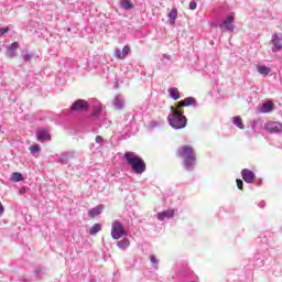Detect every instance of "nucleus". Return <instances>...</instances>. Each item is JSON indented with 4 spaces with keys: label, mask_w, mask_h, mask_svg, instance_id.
I'll return each mask as SVG.
<instances>
[{
    "label": "nucleus",
    "mask_w": 282,
    "mask_h": 282,
    "mask_svg": "<svg viewBox=\"0 0 282 282\" xmlns=\"http://www.w3.org/2000/svg\"><path fill=\"white\" fill-rule=\"evenodd\" d=\"M123 158L129 166H131L133 173L142 175L147 171V163L143 159L138 156L133 152H124Z\"/></svg>",
    "instance_id": "nucleus-1"
},
{
    "label": "nucleus",
    "mask_w": 282,
    "mask_h": 282,
    "mask_svg": "<svg viewBox=\"0 0 282 282\" xmlns=\"http://www.w3.org/2000/svg\"><path fill=\"white\" fill-rule=\"evenodd\" d=\"M176 155L184 159V166H186V169H193L197 162V158L195 156V149H193L191 145H183L178 148Z\"/></svg>",
    "instance_id": "nucleus-2"
},
{
    "label": "nucleus",
    "mask_w": 282,
    "mask_h": 282,
    "mask_svg": "<svg viewBox=\"0 0 282 282\" xmlns=\"http://www.w3.org/2000/svg\"><path fill=\"white\" fill-rule=\"evenodd\" d=\"M172 113L169 115L167 121L173 129H184L188 120L184 117V111L177 108L171 107Z\"/></svg>",
    "instance_id": "nucleus-3"
},
{
    "label": "nucleus",
    "mask_w": 282,
    "mask_h": 282,
    "mask_svg": "<svg viewBox=\"0 0 282 282\" xmlns=\"http://www.w3.org/2000/svg\"><path fill=\"white\" fill-rule=\"evenodd\" d=\"M89 111V104L85 99H77L70 106V113H87Z\"/></svg>",
    "instance_id": "nucleus-4"
},
{
    "label": "nucleus",
    "mask_w": 282,
    "mask_h": 282,
    "mask_svg": "<svg viewBox=\"0 0 282 282\" xmlns=\"http://www.w3.org/2000/svg\"><path fill=\"white\" fill-rule=\"evenodd\" d=\"M127 230L122 223L116 220L111 226V237L112 239H121V237H127Z\"/></svg>",
    "instance_id": "nucleus-5"
},
{
    "label": "nucleus",
    "mask_w": 282,
    "mask_h": 282,
    "mask_svg": "<svg viewBox=\"0 0 282 282\" xmlns=\"http://www.w3.org/2000/svg\"><path fill=\"white\" fill-rule=\"evenodd\" d=\"M37 142H51L52 134L47 128H39L35 132Z\"/></svg>",
    "instance_id": "nucleus-6"
},
{
    "label": "nucleus",
    "mask_w": 282,
    "mask_h": 282,
    "mask_svg": "<svg viewBox=\"0 0 282 282\" xmlns=\"http://www.w3.org/2000/svg\"><path fill=\"white\" fill-rule=\"evenodd\" d=\"M235 15H229L224 20L223 24H220V30L224 32H235Z\"/></svg>",
    "instance_id": "nucleus-7"
},
{
    "label": "nucleus",
    "mask_w": 282,
    "mask_h": 282,
    "mask_svg": "<svg viewBox=\"0 0 282 282\" xmlns=\"http://www.w3.org/2000/svg\"><path fill=\"white\" fill-rule=\"evenodd\" d=\"M264 129L269 133H282V123L270 121V122L265 123Z\"/></svg>",
    "instance_id": "nucleus-8"
},
{
    "label": "nucleus",
    "mask_w": 282,
    "mask_h": 282,
    "mask_svg": "<svg viewBox=\"0 0 282 282\" xmlns=\"http://www.w3.org/2000/svg\"><path fill=\"white\" fill-rule=\"evenodd\" d=\"M131 52V47L129 45L123 46L122 50H117L115 53V58H119V61H122L129 56V53Z\"/></svg>",
    "instance_id": "nucleus-9"
},
{
    "label": "nucleus",
    "mask_w": 282,
    "mask_h": 282,
    "mask_svg": "<svg viewBox=\"0 0 282 282\" xmlns=\"http://www.w3.org/2000/svg\"><path fill=\"white\" fill-rule=\"evenodd\" d=\"M241 176H242V180H245L247 182V184H252V182H254L256 180V175H254V172L248 170V169H245L241 171Z\"/></svg>",
    "instance_id": "nucleus-10"
},
{
    "label": "nucleus",
    "mask_w": 282,
    "mask_h": 282,
    "mask_svg": "<svg viewBox=\"0 0 282 282\" xmlns=\"http://www.w3.org/2000/svg\"><path fill=\"white\" fill-rule=\"evenodd\" d=\"M270 43H271V45H273L272 52H281L282 43H281V40H279V34H276V33L273 34Z\"/></svg>",
    "instance_id": "nucleus-11"
},
{
    "label": "nucleus",
    "mask_w": 282,
    "mask_h": 282,
    "mask_svg": "<svg viewBox=\"0 0 282 282\" xmlns=\"http://www.w3.org/2000/svg\"><path fill=\"white\" fill-rule=\"evenodd\" d=\"M175 217V209H167L158 214L159 221H164L165 219H172Z\"/></svg>",
    "instance_id": "nucleus-12"
},
{
    "label": "nucleus",
    "mask_w": 282,
    "mask_h": 282,
    "mask_svg": "<svg viewBox=\"0 0 282 282\" xmlns=\"http://www.w3.org/2000/svg\"><path fill=\"white\" fill-rule=\"evenodd\" d=\"M102 210H105V205H97L96 207L88 210V217L94 219V217H98V215H102Z\"/></svg>",
    "instance_id": "nucleus-13"
},
{
    "label": "nucleus",
    "mask_w": 282,
    "mask_h": 282,
    "mask_svg": "<svg viewBox=\"0 0 282 282\" xmlns=\"http://www.w3.org/2000/svg\"><path fill=\"white\" fill-rule=\"evenodd\" d=\"M191 105H195V98L187 97L177 104L176 109L182 110V107H191Z\"/></svg>",
    "instance_id": "nucleus-14"
},
{
    "label": "nucleus",
    "mask_w": 282,
    "mask_h": 282,
    "mask_svg": "<svg viewBox=\"0 0 282 282\" xmlns=\"http://www.w3.org/2000/svg\"><path fill=\"white\" fill-rule=\"evenodd\" d=\"M272 111H274V102L272 101H265L260 108L261 113H270Z\"/></svg>",
    "instance_id": "nucleus-15"
},
{
    "label": "nucleus",
    "mask_w": 282,
    "mask_h": 282,
    "mask_svg": "<svg viewBox=\"0 0 282 282\" xmlns=\"http://www.w3.org/2000/svg\"><path fill=\"white\" fill-rule=\"evenodd\" d=\"M17 50H19V43L13 42L10 47L8 48V53L7 55L10 56V58H12L17 52Z\"/></svg>",
    "instance_id": "nucleus-16"
},
{
    "label": "nucleus",
    "mask_w": 282,
    "mask_h": 282,
    "mask_svg": "<svg viewBox=\"0 0 282 282\" xmlns=\"http://www.w3.org/2000/svg\"><path fill=\"white\" fill-rule=\"evenodd\" d=\"M170 19V24L175 25V19H177V9L173 8L167 14Z\"/></svg>",
    "instance_id": "nucleus-17"
},
{
    "label": "nucleus",
    "mask_w": 282,
    "mask_h": 282,
    "mask_svg": "<svg viewBox=\"0 0 282 282\" xmlns=\"http://www.w3.org/2000/svg\"><path fill=\"white\" fill-rule=\"evenodd\" d=\"M169 94L173 100H180V89L175 87L169 88Z\"/></svg>",
    "instance_id": "nucleus-18"
},
{
    "label": "nucleus",
    "mask_w": 282,
    "mask_h": 282,
    "mask_svg": "<svg viewBox=\"0 0 282 282\" xmlns=\"http://www.w3.org/2000/svg\"><path fill=\"white\" fill-rule=\"evenodd\" d=\"M117 246L121 250H127V248H129V246H131V242L129 241V239L123 238L122 240L118 241Z\"/></svg>",
    "instance_id": "nucleus-19"
},
{
    "label": "nucleus",
    "mask_w": 282,
    "mask_h": 282,
    "mask_svg": "<svg viewBox=\"0 0 282 282\" xmlns=\"http://www.w3.org/2000/svg\"><path fill=\"white\" fill-rule=\"evenodd\" d=\"M232 123H234L236 127H238V129H245L243 119H241L240 116L234 117V118H232Z\"/></svg>",
    "instance_id": "nucleus-20"
},
{
    "label": "nucleus",
    "mask_w": 282,
    "mask_h": 282,
    "mask_svg": "<svg viewBox=\"0 0 282 282\" xmlns=\"http://www.w3.org/2000/svg\"><path fill=\"white\" fill-rule=\"evenodd\" d=\"M100 230H102V225L95 224L93 227L89 228V235H91V236L98 235V232H100Z\"/></svg>",
    "instance_id": "nucleus-21"
},
{
    "label": "nucleus",
    "mask_w": 282,
    "mask_h": 282,
    "mask_svg": "<svg viewBox=\"0 0 282 282\" xmlns=\"http://www.w3.org/2000/svg\"><path fill=\"white\" fill-rule=\"evenodd\" d=\"M11 182H23V174H21L19 172H14L11 175Z\"/></svg>",
    "instance_id": "nucleus-22"
},
{
    "label": "nucleus",
    "mask_w": 282,
    "mask_h": 282,
    "mask_svg": "<svg viewBox=\"0 0 282 282\" xmlns=\"http://www.w3.org/2000/svg\"><path fill=\"white\" fill-rule=\"evenodd\" d=\"M29 151L32 153V155H34L35 153H40L41 152V145L37 143H34L33 145H31L29 148Z\"/></svg>",
    "instance_id": "nucleus-23"
},
{
    "label": "nucleus",
    "mask_w": 282,
    "mask_h": 282,
    "mask_svg": "<svg viewBox=\"0 0 282 282\" xmlns=\"http://www.w3.org/2000/svg\"><path fill=\"white\" fill-rule=\"evenodd\" d=\"M121 8H123L124 10H131V8H133V3L131 2V0H123L121 2Z\"/></svg>",
    "instance_id": "nucleus-24"
},
{
    "label": "nucleus",
    "mask_w": 282,
    "mask_h": 282,
    "mask_svg": "<svg viewBox=\"0 0 282 282\" xmlns=\"http://www.w3.org/2000/svg\"><path fill=\"white\" fill-rule=\"evenodd\" d=\"M258 72L262 76H268V74H270V68H268V66H258Z\"/></svg>",
    "instance_id": "nucleus-25"
},
{
    "label": "nucleus",
    "mask_w": 282,
    "mask_h": 282,
    "mask_svg": "<svg viewBox=\"0 0 282 282\" xmlns=\"http://www.w3.org/2000/svg\"><path fill=\"white\" fill-rule=\"evenodd\" d=\"M115 107L117 109H122V107H124V101L120 100V99H116L115 100Z\"/></svg>",
    "instance_id": "nucleus-26"
},
{
    "label": "nucleus",
    "mask_w": 282,
    "mask_h": 282,
    "mask_svg": "<svg viewBox=\"0 0 282 282\" xmlns=\"http://www.w3.org/2000/svg\"><path fill=\"white\" fill-rule=\"evenodd\" d=\"M33 56L32 54L30 53H26L24 56H23V61L24 63H30V61H32Z\"/></svg>",
    "instance_id": "nucleus-27"
},
{
    "label": "nucleus",
    "mask_w": 282,
    "mask_h": 282,
    "mask_svg": "<svg viewBox=\"0 0 282 282\" xmlns=\"http://www.w3.org/2000/svg\"><path fill=\"white\" fill-rule=\"evenodd\" d=\"M236 184H237L239 191H243V181L238 178V180H236Z\"/></svg>",
    "instance_id": "nucleus-28"
},
{
    "label": "nucleus",
    "mask_w": 282,
    "mask_h": 282,
    "mask_svg": "<svg viewBox=\"0 0 282 282\" xmlns=\"http://www.w3.org/2000/svg\"><path fill=\"white\" fill-rule=\"evenodd\" d=\"M10 32V28H0V36H3V34H8Z\"/></svg>",
    "instance_id": "nucleus-29"
},
{
    "label": "nucleus",
    "mask_w": 282,
    "mask_h": 282,
    "mask_svg": "<svg viewBox=\"0 0 282 282\" xmlns=\"http://www.w3.org/2000/svg\"><path fill=\"white\" fill-rule=\"evenodd\" d=\"M189 10H197V2L195 0L189 2Z\"/></svg>",
    "instance_id": "nucleus-30"
},
{
    "label": "nucleus",
    "mask_w": 282,
    "mask_h": 282,
    "mask_svg": "<svg viewBox=\"0 0 282 282\" xmlns=\"http://www.w3.org/2000/svg\"><path fill=\"white\" fill-rule=\"evenodd\" d=\"M3 213H6V207H3V204H1L0 202V217L2 216Z\"/></svg>",
    "instance_id": "nucleus-31"
},
{
    "label": "nucleus",
    "mask_w": 282,
    "mask_h": 282,
    "mask_svg": "<svg viewBox=\"0 0 282 282\" xmlns=\"http://www.w3.org/2000/svg\"><path fill=\"white\" fill-rule=\"evenodd\" d=\"M95 140H96V142H98V144H100V142H102V137L97 135Z\"/></svg>",
    "instance_id": "nucleus-32"
},
{
    "label": "nucleus",
    "mask_w": 282,
    "mask_h": 282,
    "mask_svg": "<svg viewBox=\"0 0 282 282\" xmlns=\"http://www.w3.org/2000/svg\"><path fill=\"white\" fill-rule=\"evenodd\" d=\"M150 261H151V263H158V259H155V257H151Z\"/></svg>",
    "instance_id": "nucleus-33"
}]
</instances>
